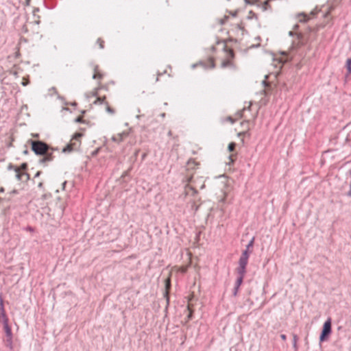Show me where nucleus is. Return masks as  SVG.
Returning a JSON list of instances; mask_svg holds the SVG:
<instances>
[{
    "label": "nucleus",
    "instance_id": "1",
    "mask_svg": "<svg viewBox=\"0 0 351 351\" xmlns=\"http://www.w3.org/2000/svg\"><path fill=\"white\" fill-rule=\"evenodd\" d=\"M32 149L36 155H44L43 158L40 159L41 163H46L53 160L52 152H49V145L40 141H31Z\"/></svg>",
    "mask_w": 351,
    "mask_h": 351
},
{
    "label": "nucleus",
    "instance_id": "2",
    "mask_svg": "<svg viewBox=\"0 0 351 351\" xmlns=\"http://www.w3.org/2000/svg\"><path fill=\"white\" fill-rule=\"evenodd\" d=\"M223 58L221 60L220 67L221 69H228L232 71L237 69V66L234 60V51L228 48L227 45H223Z\"/></svg>",
    "mask_w": 351,
    "mask_h": 351
},
{
    "label": "nucleus",
    "instance_id": "3",
    "mask_svg": "<svg viewBox=\"0 0 351 351\" xmlns=\"http://www.w3.org/2000/svg\"><path fill=\"white\" fill-rule=\"evenodd\" d=\"M184 194L186 197L190 196L193 197L189 203L191 204V209L194 212H196L200 205V198L197 196V190L193 186L188 184L184 187Z\"/></svg>",
    "mask_w": 351,
    "mask_h": 351
},
{
    "label": "nucleus",
    "instance_id": "4",
    "mask_svg": "<svg viewBox=\"0 0 351 351\" xmlns=\"http://www.w3.org/2000/svg\"><path fill=\"white\" fill-rule=\"evenodd\" d=\"M9 169H13L16 173V178L19 181L26 182L29 180V175L27 172V164L26 162L22 163L20 166H14L10 165Z\"/></svg>",
    "mask_w": 351,
    "mask_h": 351
},
{
    "label": "nucleus",
    "instance_id": "5",
    "mask_svg": "<svg viewBox=\"0 0 351 351\" xmlns=\"http://www.w3.org/2000/svg\"><path fill=\"white\" fill-rule=\"evenodd\" d=\"M99 88H100V86H99L96 88H95L93 91L88 93L87 94V97L90 99L92 97H96V99L93 101V103L94 104H95V105L99 104L100 105V104H104L106 106V110L109 114H114L115 110L109 106V104L107 101H106V97L105 96H103V97L99 96L98 90Z\"/></svg>",
    "mask_w": 351,
    "mask_h": 351
},
{
    "label": "nucleus",
    "instance_id": "6",
    "mask_svg": "<svg viewBox=\"0 0 351 351\" xmlns=\"http://www.w3.org/2000/svg\"><path fill=\"white\" fill-rule=\"evenodd\" d=\"M1 322L3 325V329L5 333L6 336V342L7 346L10 347V348H12V343H13V335L12 332V328L9 325V320L8 317L5 315V313L3 312L2 313V319Z\"/></svg>",
    "mask_w": 351,
    "mask_h": 351
},
{
    "label": "nucleus",
    "instance_id": "7",
    "mask_svg": "<svg viewBox=\"0 0 351 351\" xmlns=\"http://www.w3.org/2000/svg\"><path fill=\"white\" fill-rule=\"evenodd\" d=\"M82 133H75L70 141V143L62 149L63 152H71L77 150L81 145Z\"/></svg>",
    "mask_w": 351,
    "mask_h": 351
},
{
    "label": "nucleus",
    "instance_id": "8",
    "mask_svg": "<svg viewBox=\"0 0 351 351\" xmlns=\"http://www.w3.org/2000/svg\"><path fill=\"white\" fill-rule=\"evenodd\" d=\"M246 4L254 5L261 9L262 12L271 10V5L268 1L261 2L259 0H244Z\"/></svg>",
    "mask_w": 351,
    "mask_h": 351
},
{
    "label": "nucleus",
    "instance_id": "9",
    "mask_svg": "<svg viewBox=\"0 0 351 351\" xmlns=\"http://www.w3.org/2000/svg\"><path fill=\"white\" fill-rule=\"evenodd\" d=\"M250 123L249 120L243 121L241 123L242 130L239 132V136H247L250 137Z\"/></svg>",
    "mask_w": 351,
    "mask_h": 351
},
{
    "label": "nucleus",
    "instance_id": "10",
    "mask_svg": "<svg viewBox=\"0 0 351 351\" xmlns=\"http://www.w3.org/2000/svg\"><path fill=\"white\" fill-rule=\"evenodd\" d=\"M331 332V319L328 318L324 323L323 330L320 335L319 339L323 341L326 336H328Z\"/></svg>",
    "mask_w": 351,
    "mask_h": 351
},
{
    "label": "nucleus",
    "instance_id": "11",
    "mask_svg": "<svg viewBox=\"0 0 351 351\" xmlns=\"http://www.w3.org/2000/svg\"><path fill=\"white\" fill-rule=\"evenodd\" d=\"M249 257L250 252H247V251H243L239 260V266L246 268L248 263Z\"/></svg>",
    "mask_w": 351,
    "mask_h": 351
},
{
    "label": "nucleus",
    "instance_id": "12",
    "mask_svg": "<svg viewBox=\"0 0 351 351\" xmlns=\"http://www.w3.org/2000/svg\"><path fill=\"white\" fill-rule=\"evenodd\" d=\"M94 73H93V78L95 79V80H101L102 78L104 77V73L99 69V66L96 65L94 66Z\"/></svg>",
    "mask_w": 351,
    "mask_h": 351
},
{
    "label": "nucleus",
    "instance_id": "13",
    "mask_svg": "<svg viewBox=\"0 0 351 351\" xmlns=\"http://www.w3.org/2000/svg\"><path fill=\"white\" fill-rule=\"evenodd\" d=\"M199 64L206 69H213L215 67V60L213 58H209L206 62H200Z\"/></svg>",
    "mask_w": 351,
    "mask_h": 351
},
{
    "label": "nucleus",
    "instance_id": "14",
    "mask_svg": "<svg viewBox=\"0 0 351 351\" xmlns=\"http://www.w3.org/2000/svg\"><path fill=\"white\" fill-rule=\"evenodd\" d=\"M170 287H171V279H170V278H168L165 280V292L164 293V297L165 298V299L167 300V305L169 303V294Z\"/></svg>",
    "mask_w": 351,
    "mask_h": 351
},
{
    "label": "nucleus",
    "instance_id": "15",
    "mask_svg": "<svg viewBox=\"0 0 351 351\" xmlns=\"http://www.w3.org/2000/svg\"><path fill=\"white\" fill-rule=\"evenodd\" d=\"M128 136V133L127 132L117 134L112 137V140L117 143H120L121 142L123 141Z\"/></svg>",
    "mask_w": 351,
    "mask_h": 351
},
{
    "label": "nucleus",
    "instance_id": "16",
    "mask_svg": "<svg viewBox=\"0 0 351 351\" xmlns=\"http://www.w3.org/2000/svg\"><path fill=\"white\" fill-rule=\"evenodd\" d=\"M238 276L245 277L246 274V268L238 266L236 269Z\"/></svg>",
    "mask_w": 351,
    "mask_h": 351
},
{
    "label": "nucleus",
    "instance_id": "17",
    "mask_svg": "<svg viewBox=\"0 0 351 351\" xmlns=\"http://www.w3.org/2000/svg\"><path fill=\"white\" fill-rule=\"evenodd\" d=\"M247 19H255L257 21L258 19V15L255 12H254L253 11H250L248 13V15H247Z\"/></svg>",
    "mask_w": 351,
    "mask_h": 351
},
{
    "label": "nucleus",
    "instance_id": "18",
    "mask_svg": "<svg viewBox=\"0 0 351 351\" xmlns=\"http://www.w3.org/2000/svg\"><path fill=\"white\" fill-rule=\"evenodd\" d=\"M254 238H252V239L249 242L247 245L246 246V249L244 251H247V252H250V254L252 253V250H250L251 248H252L254 245Z\"/></svg>",
    "mask_w": 351,
    "mask_h": 351
},
{
    "label": "nucleus",
    "instance_id": "19",
    "mask_svg": "<svg viewBox=\"0 0 351 351\" xmlns=\"http://www.w3.org/2000/svg\"><path fill=\"white\" fill-rule=\"evenodd\" d=\"M187 310L189 311V315L187 316L188 320H190L193 317V310L192 309L190 304L187 306Z\"/></svg>",
    "mask_w": 351,
    "mask_h": 351
},
{
    "label": "nucleus",
    "instance_id": "20",
    "mask_svg": "<svg viewBox=\"0 0 351 351\" xmlns=\"http://www.w3.org/2000/svg\"><path fill=\"white\" fill-rule=\"evenodd\" d=\"M104 40L102 38H98L97 40V44H98L99 49H104Z\"/></svg>",
    "mask_w": 351,
    "mask_h": 351
},
{
    "label": "nucleus",
    "instance_id": "21",
    "mask_svg": "<svg viewBox=\"0 0 351 351\" xmlns=\"http://www.w3.org/2000/svg\"><path fill=\"white\" fill-rule=\"evenodd\" d=\"M244 277L237 276L235 285L237 287H240L243 283Z\"/></svg>",
    "mask_w": 351,
    "mask_h": 351
},
{
    "label": "nucleus",
    "instance_id": "22",
    "mask_svg": "<svg viewBox=\"0 0 351 351\" xmlns=\"http://www.w3.org/2000/svg\"><path fill=\"white\" fill-rule=\"evenodd\" d=\"M235 147H236V143L234 142H232L228 145V149L229 152H232L235 150Z\"/></svg>",
    "mask_w": 351,
    "mask_h": 351
},
{
    "label": "nucleus",
    "instance_id": "23",
    "mask_svg": "<svg viewBox=\"0 0 351 351\" xmlns=\"http://www.w3.org/2000/svg\"><path fill=\"white\" fill-rule=\"evenodd\" d=\"M0 306H1V314H2L3 312L5 313V311H4V308H3V299H2V298L1 296H0ZM1 319H2V316L1 317Z\"/></svg>",
    "mask_w": 351,
    "mask_h": 351
},
{
    "label": "nucleus",
    "instance_id": "24",
    "mask_svg": "<svg viewBox=\"0 0 351 351\" xmlns=\"http://www.w3.org/2000/svg\"><path fill=\"white\" fill-rule=\"evenodd\" d=\"M346 68H347L348 74H351V63H349V62H348V61H346Z\"/></svg>",
    "mask_w": 351,
    "mask_h": 351
},
{
    "label": "nucleus",
    "instance_id": "25",
    "mask_svg": "<svg viewBox=\"0 0 351 351\" xmlns=\"http://www.w3.org/2000/svg\"><path fill=\"white\" fill-rule=\"evenodd\" d=\"M240 287H237L234 285V291H233V295L234 296H236L238 293L239 289Z\"/></svg>",
    "mask_w": 351,
    "mask_h": 351
},
{
    "label": "nucleus",
    "instance_id": "26",
    "mask_svg": "<svg viewBox=\"0 0 351 351\" xmlns=\"http://www.w3.org/2000/svg\"><path fill=\"white\" fill-rule=\"evenodd\" d=\"M29 83V81L27 79H25V77H23V82H22V85L27 86Z\"/></svg>",
    "mask_w": 351,
    "mask_h": 351
},
{
    "label": "nucleus",
    "instance_id": "27",
    "mask_svg": "<svg viewBox=\"0 0 351 351\" xmlns=\"http://www.w3.org/2000/svg\"><path fill=\"white\" fill-rule=\"evenodd\" d=\"M75 121L77 122V123H82L83 122V117L82 116H80V117H78L77 118L75 119Z\"/></svg>",
    "mask_w": 351,
    "mask_h": 351
},
{
    "label": "nucleus",
    "instance_id": "28",
    "mask_svg": "<svg viewBox=\"0 0 351 351\" xmlns=\"http://www.w3.org/2000/svg\"><path fill=\"white\" fill-rule=\"evenodd\" d=\"M308 18L306 15H302V19H300V21L301 22H306Z\"/></svg>",
    "mask_w": 351,
    "mask_h": 351
},
{
    "label": "nucleus",
    "instance_id": "29",
    "mask_svg": "<svg viewBox=\"0 0 351 351\" xmlns=\"http://www.w3.org/2000/svg\"><path fill=\"white\" fill-rule=\"evenodd\" d=\"M280 338H281L283 341H286V339H287V336H286L285 335H284V334H282V335H280Z\"/></svg>",
    "mask_w": 351,
    "mask_h": 351
},
{
    "label": "nucleus",
    "instance_id": "30",
    "mask_svg": "<svg viewBox=\"0 0 351 351\" xmlns=\"http://www.w3.org/2000/svg\"><path fill=\"white\" fill-rule=\"evenodd\" d=\"M234 157H235V156H234V154H231V155L230 156V159L231 160V162H233V161H234Z\"/></svg>",
    "mask_w": 351,
    "mask_h": 351
},
{
    "label": "nucleus",
    "instance_id": "31",
    "mask_svg": "<svg viewBox=\"0 0 351 351\" xmlns=\"http://www.w3.org/2000/svg\"><path fill=\"white\" fill-rule=\"evenodd\" d=\"M297 339H298L297 336L294 335V346L295 347L296 346Z\"/></svg>",
    "mask_w": 351,
    "mask_h": 351
},
{
    "label": "nucleus",
    "instance_id": "32",
    "mask_svg": "<svg viewBox=\"0 0 351 351\" xmlns=\"http://www.w3.org/2000/svg\"><path fill=\"white\" fill-rule=\"evenodd\" d=\"M27 230H29L30 232H33L34 231V228L32 227H28L27 228Z\"/></svg>",
    "mask_w": 351,
    "mask_h": 351
},
{
    "label": "nucleus",
    "instance_id": "33",
    "mask_svg": "<svg viewBox=\"0 0 351 351\" xmlns=\"http://www.w3.org/2000/svg\"><path fill=\"white\" fill-rule=\"evenodd\" d=\"M31 0H25L26 5H29Z\"/></svg>",
    "mask_w": 351,
    "mask_h": 351
},
{
    "label": "nucleus",
    "instance_id": "34",
    "mask_svg": "<svg viewBox=\"0 0 351 351\" xmlns=\"http://www.w3.org/2000/svg\"><path fill=\"white\" fill-rule=\"evenodd\" d=\"M181 271H182V272H185L186 271V267H182Z\"/></svg>",
    "mask_w": 351,
    "mask_h": 351
},
{
    "label": "nucleus",
    "instance_id": "35",
    "mask_svg": "<svg viewBox=\"0 0 351 351\" xmlns=\"http://www.w3.org/2000/svg\"><path fill=\"white\" fill-rule=\"evenodd\" d=\"M228 18H229V16H225L224 19L223 20V21H222L221 23H224V21H225V20H228Z\"/></svg>",
    "mask_w": 351,
    "mask_h": 351
},
{
    "label": "nucleus",
    "instance_id": "36",
    "mask_svg": "<svg viewBox=\"0 0 351 351\" xmlns=\"http://www.w3.org/2000/svg\"><path fill=\"white\" fill-rule=\"evenodd\" d=\"M160 73H158V77H157V78H156V81H158V80H159V76H160Z\"/></svg>",
    "mask_w": 351,
    "mask_h": 351
},
{
    "label": "nucleus",
    "instance_id": "37",
    "mask_svg": "<svg viewBox=\"0 0 351 351\" xmlns=\"http://www.w3.org/2000/svg\"><path fill=\"white\" fill-rule=\"evenodd\" d=\"M40 171H38V172H37V173L36 174V177H38V176H39V175H40Z\"/></svg>",
    "mask_w": 351,
    "mask_h": 351
},
{
    "label": "nucleus",
    "instance_id": "38",
    "mask_svg": "<svg viewBox=\"0 0 351 351\" xmlns=\"http://www.w3.org/2000/svg\"><path fill=\"white\" fill-rule=\"evenodd\" d=\"M347 61H348V62H349V63H351V58H348V59L347 60Z\"/></svg>",
    "mask_w": 351,
    "mask_h": 351
},
{
    "label": "nucleus",
    "instance_id": "39",
    "mask_svg": "<svg viewBox=\"0 0 351 351\" xmlns=\"http://www.w3.org/2000/svg\"><path fill=\"white\" fill-rule=\"evenodd\" d=\"M211 49H212V51H214L215 50V47H212Z\"/></svg>",
    "mask_w": 351,
    "mask_h": 351
},
{
    "label": "nucleus",
    "instance_id": "40",
    "mask_svg": "<svg viewBox=\"0 0 351 351\" xmlns=\"http://www.w3.org/2000/svg\"><path fill=\"white\" fill-rule=\"evenodd\" d=\"M3 189H1L0 192H3Z\"/></svg>",
    "mask_w": 351,
    "mask_h": 351
},
{
    "label": "nucleus",
    "instance_id": "41",
    "mask_svg": "<svg viewBox=\"0 0 351 351\" xmlns=\"http://www.w3.org/2000/svg\"><path fill=\"white\" fill-rule=\"evenodd\" d=\"M235 15H236V12L232 14V16H235Z\"/></svg>",
    "mask_w": 351,
    "mask_h": 351
},
{
    "label": "nucleus",
    "instance_id": "42",
    "mask_svg": "<svg viewBox=\"0 0 351 351\" xmlns=\"http://www.w3.org/2000/svg\"><path fill=\"white\" fill-rule=\"evenodd\" d=\"M204 184H202V186H201V188H204Z\"/></svg>",
    "mask_w": 351,
    "mask_h": 351
}]
</instances>
